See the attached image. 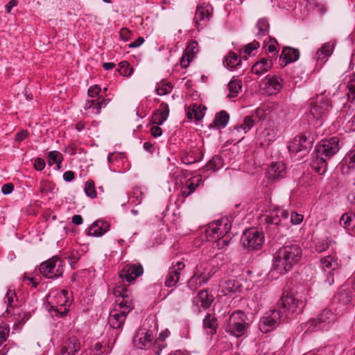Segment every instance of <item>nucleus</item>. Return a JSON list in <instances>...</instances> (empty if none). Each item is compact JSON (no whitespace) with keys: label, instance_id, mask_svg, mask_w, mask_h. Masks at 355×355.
Wrapping results in <instances>:
<instances>
[{"label":"nucleus","instance_id":"f257e3e1","mask_svg":"<svg viewBox=\"0 0 355 355\" xmlns=\"http://www.w3.org/2000/svg\"><path fill=\"white\" fill-rule=\"evenodd\" d=\"M303 250L293 242L286 241L273 255L272 270L279 275H284L300 265Z\"/></svg>","mask_w":355,"mask_h":355},{"label":"nucleus","instance_id":"f03ea898","mask_svg":"<svg viewBox=\"0 0 355 355\" xmlns=\"http://www.w3.org/2000/svg\"><path fill=\"white\" fill-rule=\"evenodd\" d=\"M340 140L337 136L322 139L315 147L314 155L310 162L312 170L318 175H324L327 171V160L335 155L340 148Z\"/></svg>","mask_w":355,"mask_h":355},{"label":"nucleus","instance_id":"7ed1b4c3","mask_svg":"<svg viewBox=\"0 0 355 355\" xmlns=\"http://www.w3.org/2000/svg\"><path fill=\"white\" fill-rule=\"evenodd\" d=\"M289 218L293 225H299L302 222L304 216L295 211L291 212L290 215L287 210L274 208L265 216L263 230L270 237L274 238L282 228L287 226Z\"/></svg>","mask_w":355,"mask_h":355},{"label":"nucleus","instance_id":"20e7f679","mask_svg":"<svg viewBox=\"0 0 355 355\" xmlns=\"http://www.w3.org/2000/svg\"><path fill=\"white\" fill-rule=\"evenodd\" d=\"M278 309L285 320H292L302 313L305 303L293 293L283 292L281 299L277 303Z\"/></svg>","mask_w":355,"mask_h":355},{"label":"nucleus","instance_id":"39448f33","mask_svg":"<svg viewBox=\"0 0 355 355\" xmlns=\"http://www.w3.org/2000/svg\"><path fill=\"white\" fill-rule=\"evenodd\" d=\"M332 105L331 100L324 94L318 95L314 101L311 103L309 113L306 114L309 123L315 127L322 124V119L325 117Z\"/></svg>","mask_w":355,"mask_h":355},{"label":"nucleus","instance_id":"423d86ee","mask_svg":"<svg viewBox=\"0 0 355 355\" xmlns=\"http://www.w3.org/2000/svg\"><path fill=\"white\" fill-rule=\"evenodd\" d=\"M248 327L249 323L247 315L241 310H236L230 314L225 327V330L230 335L240 338L247 333Z\"/></svg>","mask_w":355,"mask_h":355},{"label":"nucleus","instance_id":"0eeeda50","mask_svg":"<svg viewBox=\"0 0 355 355\" xmlns=\"http://www.w3.org/2000/svg\"><path fill=\"white\" fill-rule=\"evenodd\" d=\"M64 266V261L55 255L42 262L39 266V271L44 277L55 279L62 277Z\"/></svg>","mask_w":355,"mask_h":355},{"label":"nucleus","instance_id":"6e6552de","mask_svg":"<svg viewBox=\"0 0 355 355\" xmlns=\"http://www.w3.org/2000/svg\"><path fill=\"white\" fill-rule=\"evenodd\" d=\"M241 241L243 248L248 250H259L263 244L264 235L255 228H250L243 232Z\"/></svg>","mask_w":355,"mask_h":355},{"label":"nucleus","instance_id":"1a4fd4ad","mask_svg":"<svg viewBox=\"0 0 355 355\" xmlns=\"http://www.w3.org/2000/svg\"><path fill=\"white\" fill-rule=\"evenodd\" d=\"M169 115V106L165 103H160L159 107L155 110L150 119V122L156 125L152 126L150 132L153 137H160L162 134V130L159 127L168 118Z\"/></svg>","mask_w":355,"mask_h":355},{"label":"nucleus","instance_id":"9d476101","mask_svg":"<svg viewBox=\"0 0 355 355\" xmlns=\"http://www.w3.org/2000/svg\"><path fill=\"white\" fill-rule=\"evenodd\" d=\"M286 321L281 313L280 310L273 309L266 313L261 318L259 322V329L263 334H267L275 329L281 322Z\"/></svg>","mask_w":355,"mask_h":355},{"label":"nucleus","instance_id":"9b49d317","mask_svg":"<svg viewBox=\"0 0 355 355\" xmlns=\"http://www.w3.org/2000/svg\"><path fill=\"white\" fill-rule=\"evenodd\" d=\"M313 138L309 134H301L296 136L291 142L288 150L291 153H302V155L308 153L313 147Z\"/></svg>","mask_w":355,"mask_h":355},{"label":"nucleus","instance_id":"f8f14e48","mask_svg":"<svg viewBox=\"0 0 355 355\" xmlns=\"http://www.w3.org/2000/svg\"><path fill=\"white\" fill-rule=\"evenodd\" d=\"M214 300V297L208 288L200 290L196 296L192 299L193 309L198 314L201 313L202 310H207L210 308Z\"/></svg>","mask_w":355,"mask_h":355},{"label":"nucleus","instance_id":"ddd939ff","mask_svg":"<svg viewBox=\"0 0 355 355\" xmlns=\"http://www.w3.org/2000/svg\"><path fill=\"white\" fill-rule=\"evenodd\" d=\"M144 274V268L140 263H128L123 267L119 272V277L129 284L134 283L135 279Z\"/></svg>","mask_w":355,"mask_h":355},{"label":"nucleus","instance_id":"4468645a","mask_svg":"<svg viewBox=\"0 0 355 355\" xmlns=\"http://www.w3.org/2000/svg\"><path fill=\"white\" fill-rule=\"evenodd\" d=\"M286 175V168L283 162H273L268 168L267 179L269 182L274 183L284 178Z\"/></svg>","mask_w":355,"mask_h":355},{"label":"nucleus","instance_id":"2eb2a0df","mask_svg":"<svg viewBox=\"0 0 355 355\" xmlns=\"http://www.w3.org/2000/svg\"><path fill=\"white\" fill-rule=\"evenodd\" d=\"M218 268L211 262L205 261L197 265L194 272L201 279L202 283L207 284L216 274Z\"/></svg>","mask_w":355,"mask_h":355},{"label":"nucleus","instance_id":"dca6fc26","mask_svg":"<svg viewBox=\"0 0 355 355\" xmlns=\"http://www.w3.org/2000/svg\"><path fill=\"white\" fill-rule=\"evenodd\" d=\"M82 348L81 342L75 336L69 337L63 341L58 355H78Z\"/></svg>","mask_w":355,"mask_h":355},{"label":"nucleus","instance_id":"f3484780","mask_svg":"<svg viewBox=\"0 0 355 355\" xmlns=\"http://www.w3.org/2000/svg\"><path fill=\"white\" fill-rule=\"evenodd\" d=\"M185 268V264L182 261H178L173 264L169 268L165 278L164 284L166 287H173L178 283L181 271Z\"/></svg>","mask_w":355,"mask_h":355},{"label":"nucleus","instance_id":"a211bd4d","mask_svg":"<svg viewBox=\"0 0 355 355\" xmlns=\"http://www.w3.org/2000/svg\"><path fill=\"white\" fill-rule=\"evenodd\" d=\"M213 12V8L211 5L207 3H202L196 8L193 20L198 28L204 26L203 21H209Z\"/></svg>","mask_w":355,"mask_h":355},{"label":"nucleus","instance_id":"6ab92c4d","mask_svg":"<svg viewBox=\"0 0 355 355\" xmlns=\"http://www.w3.org/2000/svg\"><path fill=\"white\" fill-rule=\"evenodd\" d=\"M53 297L54 298L53 301L51 300L49 303L50 305L49 309L54 311L57 317L62 318L65 316L69 311L67 306H69V299H62L56 294H54Z\"/></svg>","mask_w":355,"mask_h":355},{"label":"nucleus","instance_id":"aec40b11","mask_svg":"<svg viewBox=\"0 0 355 355\" xmlns=\"http://www.w3.org/2000/svg\"><path fill=\"white\" fill-rule=\"evenodd\" d=\"M111 101L112 98L108 97L107 94L101 95L97 99L87 100L85 109L91 110L94 114H99L102 108L105 107Z\"/></svg>","mask_w":355,"mask_h":355},{"label":"nucleus","instance_id":"412c9836","mask_svg":"<svg viewBox=\"0 0 355 355\" xmlns=\"http://www.w3.org/2000/svg\"><path fill=\"white\" fill-rule=\"evenodd\" d=\"M110 229V224L104 220L98 219L94 221L85 232L87 236L100 237L107 232Z\"/></svg>","mask_w":355,"mask_h":355},{"label":"nucleus","instance_id":"4be33fe9","mask_svg":"<svg viewBox=\"0 0 355 355\" xmlns=\"http://www.w3.org/2000/svg\"><path fill=\"white\" fill-rule=\"evenodd\" d=\"M354 297L353 291L347 286L343 285L337 291L334 296V302L341 305H348L351 303Z\"/></svg>","mask_w":355,"mask_h":355},{"label":"nucleus","instance_id":"5701e85b","mask_svg":"<svg viewBox=\"0 0 355 355\" xmlns=\"http://www.w3.org/2000/svg\"><path fill=\"white\" fill-rule=\"evenodd\" d=\"M153 334L151 331H141L133 338L134 345L141 349H147L152 345Z\"/></svg>","mask_w":355,"mask_h":355},{"label":"nucleus","instance_id":"b1692460","mask_svg":"<svg viewBox=\"0 0 355 355\" xmlns=\"http://www.w3.org/2000/svg\"><path fill=\"white\" fill-rule=\"evenodd\" d=\"M300 51L290 46L283 48L282 53L279 56V64L282 67L287 64L297 61L300 58Z\"/></svg>","mask_w":355,"mask_h":355},{"label":"nucleus","instance_id":"393cba45","mask_svg":"<svg viewBox=\"0 0 355 355\" xmlns=\"http://www.w3.org/2000/svg\"><path fill=\"white\" fill-rule=\"evenodd\" d=\"M340 171L343 175H352L355 180V149L351 150L341 162Z\"/></svg>","mask_w":355,"mask_h":355},{"label":"nucleus","instance_id":"a878e982","mask_svg":"<svg viewBox=\"0 0 355 355\" xmlns=\"http://www.w3.org/2000/svg\"><path fill=\"white\" fill-rule=\"evenodd\" d=\"M127 315L124 311H119L117 308H114L110 311L108 323L113 329H121L124 324Z\"/></svg>","mask_w":355,"mask_h":355},{"label":"nucleus","instance_id":"bb28decb","mask_svg":"<svg viewBox=\"0 0 355 355\" xmlns=\"http://www.w3.org/2000/svg\"><path fill=\"white\" fill-rule=\"evenodd\" d=\"M204 156L202 150L199 148H194L182 153L181 161L184 164H191L200 161Z\"/></svg>","mask_w":355,"mask_h":355},{"label":"nucleus","instance_id":"cd10ccee","mask_svg":"<svg viewBox=\"0 0 355 355\" xmlns=\"http://www.w3.org/2000/svg\"><path fill=\"white\" fill-rule=\"evenodd\" d=\"M265 85L270 95L279 93L282 88L283 80L276 75H268L265 78Z\"/></svg>","mask_w":355,"mask_h":355},{"label":"nucleus","instance_id":"c85d7f7f","mask_svg":"<svg viewBox=\"0 0 355 355\" xmlns=\"http://www.w3.org/2000/svg\"><path fill=\"white\" fill-rule=\"evenodd\" d=\"M202 327L211 337L215 335L218 328V321L216 315L207 313L202 320Z\"/></svg>","mask_w":355,"mask_h":355},{"label":"nucleus","instance_id":"c756f323","mask_svg":"<svg viewBox=\"0 0 355 355\" xmlns=\"http://www.w3.org/2000/svg\"><path fill=\"white\" fill-rule=\"evenodd\" d=\"M340 224L351 236H355V214L353 212L343 214L340 219Z\"/></svg>","mask_w":355,"mask_h":355},{"label":"nucleus","instance_id":"7c9ffc66","mask_svg":"<svg viewBox=\"0 0 355 355\" xmlns=\"http://www.w3.org/2000/svg\"><path fill=\"white\" fill-rule=\"evenodd\" d=\"M202 182V175L195 176L191 178L187 182L186 186L182 187L181 189V196L185 199L192 193H193L198 187Z\"/></svg>","mask_w":355,"mask_h":355},{"label":"nucleus","instance_id":"2f4dec72","mask_svg":"<svg viewBox=\"0 0 355 355\" xmlns=\"http://www.w3.org/2000/svg\"><path fill=\"white\" fill-rule=\"evenodd\" d=\"M333 313L330 309H324L316 318L310 320V327L315 325L314 329H320L323 328L322 324L329 322Z\"/></svg>","mask_w":355,"mask_h":355},{"label":"nucleus","instance_id":"473e14b6","mask_svg":"<svg viewBox=\"0 0 355 355\" xmlns=\"http://www.w3.org/2000/svg\"><path fill=\"white\" fill-rule=\"evenodd\" d=\"M229 119V114L225 110H221L215 115L214 119L213 122L209 124V128L215 130L224 128L226 127Z\"/></svg>","mask_w":355,"mask_h":355},{"label":"nucleus","instance_id":"72a5a7b5","mask_svg":"<svg viewBox=\"0 0 355 355\" xmlns=\"http://www.w3.org/2000/svg\"><path fill=\"white\" fill-rule=\"evenodd\" d=\"M334 46L330 43L324 44L316 52L315 59L318 64H323L331 55Z\"/></svg>","mask_w":355,"mask_h":355},{"label":"nucleus","instance_id":"f704fd0d","mask_svg":"<svg viewBox=\"0 0 355 355\" xmlns=\"http://www.w3.org/2000/svg\"><path fill=\"white\" fill-rule=\"evenodd\" d=\"M223 63L226 68L232 71L238 69L241 64V58L237 53L230 51L225 57Z\"/></svg>","mask_w":355,"mask_h":355},{"label":"nucleus","instance_id":"c9c22d12","mask_svg":"<svg viewBox=\"0 0 355 355\" xmlns=\"http://www.w3.org/2000/svg\"><path fill=\"white\" fill-rule=\"evenodd\" d=\"M224 164V160L223 157L219 155H216L207 163L203 168V173L211 172L214 173L221 168Z\"/></svg>","mask_w":355,"mask_h":355},{"label":"nucleus","instance_id":"e433bc0d","mask_svg":"<svg viewBox=\"0 0 355 355\" xmlns=\"http://www.w3.org/2000/svg\"><path fill=\"white\" fill-rule=\"evenodd\" d=\"M205 107L202 108L200 105L192 104L186 109L187 117L189 119H194L196 121H200L205 115Z\"/></svg>","mask_w":355,"mask_h":355},{"label":"nucleus","instance_id":"4c0bfd02","mask_svg":"<svg viewBox=\"0 0 355 355\" xmlns=\"http://www.w3.org/2000/svg\"><path fill=\"white\" fill-rule=\"evenodd\" d=\"M272 66V60L263 58L252 67V72L257 75H261L269 71Z\"/></svg>","mask_w":355,"mask_h":355},{"label":"nucleus","instance_id":"58836bf2","mask_svg":"<svg viewBox=\"0 0 355 355\" xmlns=\"http://www.w3.org/2000/svg\"><path fill=\"white\" fill-rule=\"evenodd\" d=\"M205 238L207 241H216L223 235L218 225L215 221L210 223L205 230Z\"/></svg>","mask_w":355,"mask_h":355},{"label":"nucleus","instance_id":"ea45409f","mask_svg":"<svg viewBox=\"0 0 355 355\" xmlns=\"http://www.w3.org/2000/svg\"><path fill=\"white\" fill-rule=\"evenodd\" d=\"M261 145H269L276 138V132L270 128H266L259 132L258 136Z\"/></svg>","mask_w":355,"mask_h":355},{"label":"nucleus","instance_id":"a19ab883","mask_svg":"<svg viewBox=\"0 0 355 355\" xmlns=\"http://www.w3.org/2000/svg\"><path fill=\"white\" fill-rule=\"evenodd\" d=\"M256 27L258 29L257 36L259 39L266 36L268 37L270 24L268 19L265 17L259 19L257 22Z\"/></svg>","mask_w":355,"mask_h":355},{"label":"nucleus","instance_id":"79ce46f5","mask_svg":"<svg viewBox=\"0 0 355 355\" xmlns=\"http://www.w3.org/2000/svg\"><path fill=\"white\" fill-rule=\"evenodd\" d=\"M320 263L322 266V269L324 270H326V269H329L330 270L336 271L339 267L338 259L336 258L335 256L331 255L322 257L320 259Z\"/></svg>","mask_w":355,"mask_h":355},{"label":"nucleus","instance_id":"37998d69","mask_svg":"<svg viewBox=\"0 0 355 355\" xmlns=\"http://www.w3.org/2000/svg\"><path fill=\"white\" fill-rule=\"evenodd\" d=\"M333 244H336V241L330 237L318 239L315 241V250L317 252L321 253L327 250Z\"/></svg>","mask_w":355,"mask_h":355},{"label":"nucleus","instance_id":"c03bdc74","mask_svg":"<svg viewBox=\"0 0 355 355\" xmlns=\"http://www.w3.org/2000/svg\"><path fill=\"white\" fill-rule=\"evenodd\" d=\"M255 119L252 116H247L244 118L243 123L239 125H236L232 130V134L239 132L243 130L244 133L248 132L254 125Z\"/></svg>","mask_w":355,"mask_h":355},{"label":"nucleus","instance_id":"a18cd8bd","mask_svg":"<svg viewBox=\"0 0 355 355\" xmlns=\"http://www.w3.org/2000/svg\"><path fill=\"white\" fill-rule=\"evenodd\" d=\"M114 295L116 298H123L125 300H132L131 291L128 288V285L119 284L114 289Z\"/></svg>","mask_w":355,"mask_h":355},{"label":"nucleus","instance_id":"49530a36","mask_svg":"<svg viewBox=\"0 0 355 355\" xmlns=\"http://www.w3.org/2000/svg\"><path fill=\"white\" fill-rule=\"evenodd\" d=\"M116 304L115 308H117L119 311H124L125 313L128 314L129 312L133 309L134 305L132 300H125L121 297L116 298Z\"/></svg>","mask_w":355,"mask_h":355},{"label":"nucleus","instance_id":"de8ad7c7","mask_svg":"<svg viewBox=\"0 0 355 355\" xmlns=\"http://www.w3.org/2000/svg\"><path fill=\"white\" fill-rule=\"evenodd\" d=\"M49 164L52 165L56 164L57 169H60L61 164L63 161V156L61 153L57 150L50 151L47 155Z\"/></svg>","mask_w":355,"mask_h":355},{"label":"nucleus","instance_id":"09e8293b","mask_svg":"<svg viewBox=\"0 0 355 355\" xmlns=\"http://www.w3.org/2000/svg\"><path fill=\"white\" fill-rule=\"evenodd\" d=\"M228 89L230 94L227 97L234 98L237 96L239 91L241 89V82L237 79H233L228 83Z\"/></svg>","mask_w":355,"mask_h":355},{"label":"nucleus","instance_id":"8fccbe9b","mask_svg":"<svg viewBox=\"0 0 355 355\" xmlns=\"http://www.w3.org/2000/svg\"><path fill=\"white\" fill-rule=\"evenodd\" d=\"M203 284L205 283H202L201 279L195 272L187 282V287L192 291H196Z\"/></svg>","mask_w":355,"mask_h":355},{"label":"nucleus","instance_id":"3c124183","mask_svg":"<svg viewBox=\"0 0 355 355\" xmlns=\"http://www.w3.org/2000/svg\"><path fill=\"white\" fill-rule=\"evenodd\" d=\"M173 89V85L169 82H162L157 83L155 90L157 94L159 96H164L169 94Z\"/></svg>","mask_w":355,"mask_h":355},{"label":"nucleus","instance_id":"603ef678","mask_svg":"<svg viewBox=\"0 0 355 355\" xmlns=\"http://www.w3.org/2000/svg\"><path fill=\"white\" fill-rule=\"evenodd\" d=\"M348 92L347 93L348 101L353 102L355 100V74L350 76L347 84Z\"/></svg>","mask_w":355,"mask_h":355},{"label":"nucleus","instance_id":"864d4df0","mask_svg":"<svg viewBox=\"0 0 355 355\" xmlns=\"http://www.w3.org/2000/svg\"><path fill=\"white\" fill-rule=\"evenodd\" d=\"M268 38L269 40L266 45V51L269 53H271L272 54V58L273 55H276L279 51V49L278 47L279 44L275 38L271 37L270 36H268Z\"/></svg>","mask_w":355,"mask_h":355},{"label":"nucleus","instance_id":"5fc2aeb1","mask_svg":"<svg viewBox=\"0 0 355 355\" xmlns=\"http://www.w3.org/2000/svg\"><path fill=\"white\" fill-rule=\"evenodd\" d=\"M119 69H117V71L120 73V75L123 76L128 77L130 76L132 72H133V68L130 66L128 62L127 61H123L121 62L119 64Z\"/></svg>","mask_w":355,"mask_h":355},{"label":"nucleus","instance_id":"6e6d98bb","mask_svg":"<svg viewBox=\"0 0 355 355\" xmlns=\"http://www.w3.org/2000/svg\"><path fill=\"white\" fill-rule=\"evenodd\" d=\"M85 193L92 199L96 198V191L94 182L92 180H87L85 184Z\"/></svg>","mask_w":355,"mask_h":355},{"label":"nucleus","instance_id":"4d7b16f0","mask_svg":"<svg viewBox=\"0 0 355 355\" xmlns=\"http://www.w3.org/2000/svg\"><path fill=\"white\" fill-rule=\"evenodd\" d=\"M223 288L230 293H236L239 291V284L234 279H228L225 281Z\"/></svg>","mask_w":355,"mask_h":355},{"label":"nucleus","instance_id":"13d9d810","mask_svg":"<svg viewBox=\"0 0 355 355\" xmlns=\"http://www.w3.org/2000/svg\"><path fill=\"white\" fill-rule=\"evenodd\" d=\"M215 222L216 223H217V225H218V227H220V230L222 234H227V233L230 231L231 228V225L228 219L227 218H221L220 220H218Z\"/></svg>","mask_w":355,"mask_h":355},{"label":"nucleus","instance_id":"bf43d9fd","mask_svg":"<svg viewBox=\"0 0 355 355\" xmlns=\"http://www.w3.org/2000/svg\"><path fill=\"white\" fill-rule=\"evenodd\" d=\"M230 241L231 239H230L228 236L223 234L216 241V247L218 249H225L229 245Z\"/></svg>","mask_w":355,"mask_h":355},{"label":"nucleus","instance_id":"052dcab7","mask_svg":"<svg viewBox=\"0 0 355 355\" xmlns=\"http://www.w3.org/2000/svg\"><path fill=\"white\" fill-rule=\"evenodd\" d=\"M198 43L196 41L193 40L187 46L184 53L187 55H192V58H193L194 55L198 51Z\"/></svg>","mask_w":355,"mask_h":355},{"label":"nucleus","instance_id":"680f3d73","mask_svg":"<svg viewBox=\"0 0 355 355\" xmlns=\"http://www.w3.org/2000/svg\"><path fill=\"white\" fill-rule=\"evenodd\" d=\"M15 298H17L15 291L14 289L8 288L5 297V303L7 304L8 307H12V303Z\"/></svg>","mask_w":355,"mask_h":355},{"label":"nucleus","instance_id":"e2e57ef3","mask_svg":"<svg viewBox=\"0 0 355 355\" xmlns=\"http://www.w3.org/2000/svg\"><path fill=\"white\" fill-rule=\"evenodd\" d=\"M260 46L259 42L254 40L253 42L248 44L244 49L245 53V59L247 60V55H251L253 51L257 49Z\"/></svg>","mask_w":355,"mask_h":355},{"label":"nucleus","instance_id":"0e129e2a","mask_svg":"<svg viewBox=\"0 0 355 355\" xmlns=\"http://www.w3.org/2000/svg\"><path fill=\"white\" fill-rule=\"evenodd\" d=\"M102 92L101 87L98 85H94L89 87L87 90L88 96L94 98L96 97L99 98L100 94Z\"/></svg>","mask_w":355,"mask_h":355},{"label":"nucleus","instance_id":"69168bd1","mask_svg":"<svg viewBox=\"0 0 355 355\" xmlns=\"http://www.w3.org/2000/svg\"><path fill=\"white\" fill-rule=\"evenodd\" d=\"M29 137V132L26 129L21 130L16 133L15 136V141L19 143L23 141Z\"/></svg>","mask_w":355,"mask_h":355},{"label":"nucleus","instance_id":"338daca9","mask_svg":"<svg viewBox=\"0 0 355 355\" xmlns=\"http://www.w3.org/2000/svg\"><path fill=\"white\" fill-rule=\"evenodd\" d=\"M132 197L136 199L135 203L140 204L144 197V193L140 188H135L132 191Z\"/></svg>","mask_w":355,"mask_h":355},{"label":"nucleus","instance_id":"774afa93","mask_svg":"<svg viewBox=\"0 0 355 355\" xmlns=\"http://www.w3.org/2000/svg\"><path fill=\"white\" fill-rule=\"evenodd\" d=\"M132 32L127 28H122L119 31V36L123 41H128L131 38Z\"/></svg>","mask_w":355,"mask_h":355}]
</instances>
